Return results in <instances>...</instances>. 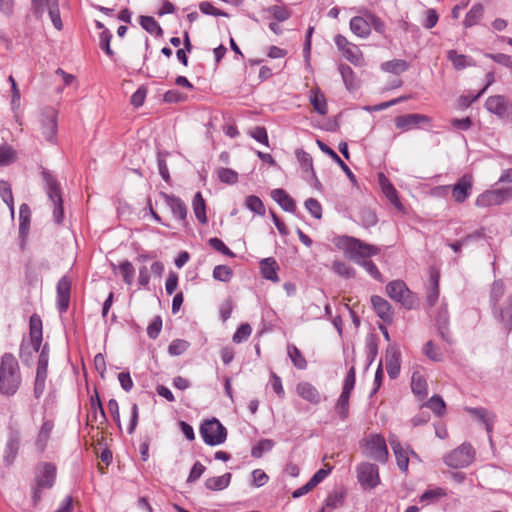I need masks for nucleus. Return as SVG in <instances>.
<instances>
[{
    "mask_svg": "<svg viewBox=\"0 0 512 512\" xmlns=\"http://www.w3.org/2000/svg\"><path fill=\"white\" fill-rule=\"evenodd\" d=\"M334 244L344 251L346 257L361 265L374 279L381 280L382 275L377 266L366 259L380 253L377 246L347 235L336 237Z\"/></svg>",
    "mask_w": 512,
    "mask_h": 512,
    "instance_id": "f257e3e1",
    "label": "nucleus"
},
{
    "mask_svg": "<svg viewBox=\"0 0 512 512\" xmlns=\"http://www.w3.org/2000/svg\"><path fill=\"white\" fill-rule=\"evenodd\" d=\"M21 373L17 359L11 353H5L0 362V393L14 395L21 385Z\"/></svg>",
    "mask_w": 512,
    "mask_h": 512,
    "instance_id": "f03ea898",
    "label": "nucleus"
},
{
    "mask_svg": "<svg viewBox=\"0 0 512 512\" xmlns=\"http://www.w3.org/2000/svg\"><path fill=\"white\" fill-rule=\"evenodd\" d=\"M42 179L46 194L53 204L54 222L56 224H61L64 217V210L60 184L48 170L42 171Z\"/></svg>",
    "mask_w": 512,
    "mask_h": 512,
    "instance_id": "7ed1b4c3",
    "label": "nucleus"
},
{
    "mask_svg": "<svg viewBox=\"0 0 512 512\" xmlns=\"http://www.w3.org/2000/svg\"><path fill=\"white\" fill-rule=\"evenodd\" d=\"M30 341L23 342L20 347V358L24 363H28L33 353H37L42 343V320L37 314L30 317Z\"/></svg>",
    "mask_w": 512,
    "mask_h": 512,
    "instance_id": "20e7f679",
    "label": "nucleus"
},
{
    "mask_svg": "<svg viewBox=\"0 0 512 512\" xmlns=\"http://www.w3.org/2000/svg\"><path fill=\"white\" fill-rule=\"evenodd\" d=\"M386 292L388 296L400 303L407 309H412L417 304V297L407 287L406 283L402 280H394L387 284Z\"/></svg>",
    "mask_w": 512,
    "mask_h": 512,
    "instance_id": "39448f33",
    "label": "nucleus"
},
{
    "mask_svg": "<svg viewBox=\"0 0 512 512\" xmlns=\"http://www.w3.org/2000/svg\"><path fill=\"white\" fill-rule=\"evenodd\" d=\"M365 456L385 463L388 459V449L385 439L379 434L368 435L361 444Z\"/></svg>",
    "mask_w": 512,
    "mask_h": 512,
    "instance_id": "423d86ee",
    "label": "nucleus"
},
{
    "mask_svg": "<svg viewBox=\"0 0 512 512\" xmlns=\"http://www.w3.org/2000/svg\"><path fill=\"white\" fill-rule=\"evenodd\" d=\"M200 434L207 445L216 446L225 442L227 430L218 419L213 418L201 425Z\"/></svg>",
    "mask_w": 512,
    "mask_h": 512,
    "instance_id": "0eeeda50",
    "label": "nucleus"
},
{
    "mask_svg": "<svg viewBox=\"0 0 512 512\" xmlns=\"http://www.w3.org/2000/svg\"><path fill=\"white\" fill-rule=\"evenodd\" d=\"M475 458V450L469 443H463L458 448L446 454L444 463L451 468H464L469 466Z\"/></svg>",
    "mask_w": 512,
    "mask_h": 512,
    "instance_id": "6e6552de",
    "label": "nucleus"
},
{
    "mask_svg": "<svg viewBox=\"0 0 512 512\" xmlns=\"http://www.w3.org/2000/svg\"><path fill=\"white\" fill-rule=\"evenodd\" d=\"M510 199H512L511 187L487 190L476 198L475 205L477 207L486 208L501 205Z\"/></svg>",
    "mask_w": 512,
    "mask_h": 512,
    "instance_id": "1a4fd4ad",
    "label": "nucleus"
},
{
    "mask_svg": "<svg viewBox=\"0 0 512 512\" xmlns=\"http://www.w3.org/2000/svg\"><path fill=\"white\" fill-rule=\"evenodd\" d=\"M357 478L365 488H374L379 484L378 467L372 463H361L357 467Z\"/></svg>",
    "mask_w": 512,
    "mask_h": 512,
    "instance_id": "9d476101",
    "label": "nucleus"
},
{
    "mask_svg": "<svg viewBox=\"0 0 512 512\" xmlns=\"http://www.w3.org/2000/svg\"><path fill=\"white\" fill-rule=\"evenodd\" d=\"M445 188H451L452 198L456 203H463L472 193L473 177L465 174L455 184Z\"/></svg>",
    "mask_w": 512,
    "mask_h": 512,
    "instance_id": "9b49d317",
    "label": "nucleus"
},
{
    "mask_svg": "<svg viewBox=\"0 0 512 512\" xmlns=\"http://www.w3.org/2000/svg\"><path fill=\"white\" fill-rule=\"evenodd\" d=\"M56 480V467L52 463H41L35 472V483L47 489L53 487Z\"/></svg>",
    "mask_w": 512,
    "mask_h": 512,
    "instance_id": "f8f14e48",
    "label": "nucleus"
},
{
    "mask_svg": "<svg viewBox=\"0 0 512 512\" xmlns=\"http://www.w3.org/2000/svg\"><path fill=\"white\" fill-rule=\"evenodd\" d=\"M42 133L48 141H53L57 132V112L53 108H46L41 118Z\"/></svg>",
    "mask_w": 512,
    "mask_h": 512,
    "instance_id": "ddd939ff",
    "label": "nucleus"
},
{
    "mask_svg": "<svg viewBox=\"0 0 512 512\" xmlns=\"http://www.w3.org/2000/svg\"><path fill=\"white\" fill-rule=\"evenodd\" d=\"M466 410L472 417H474L485 426L488 439L490 442H492L491 432L493 430V425L496 418L494 413L483 407H469Z\"/></svg>",
    "mask_w": 512,
    "mask_h": 512,
    "instance_id": "4468645a",
    "label": "nucleus"
},
{
    "mask_svg": "<svg viewBox=\"0 0 512 512\" xmlns=\"http://www.w3.org/2000/svg\"><path fill=\"white\" fill-rule=\"evenodd\" d=\"M430 122L431 119L428 116L417 113L406 114L395 118V126L403 130H410L420 124H428Z\"/></svg>",
    "mask_w": 512,
    "mask_h": 512,
    "instance_id": "2eb2a0df",
    "label": "nucleus"
},
{
    "mask_svg": "<svg viewBox=\"0 0 512 512\" xmlns=\"http://www.w3.org/2000/svg\"><path fill=\"white\" fill-rule=\"evenodd\" d=\"M71 281L67 277H62L57 283V305L61 313L69 307Z\"/></svg>",
    "mask_w": 512,
    "mask_h": 512,
    "instance_id": "dca6fc26",
    "label": "nucleus"
},
{
    "mask_svg": "<svg viewBox=\"0 0 512 512\" xmlns=\"http://www.w3.org/2000/svg\"><path fill=\"white\" fill-rule=\"evenodd\" d=\"M165 204L170 208L173 216L180 221H185L187 217V207L185 203L174 195L162 193Z\"/></svg>",
    "mask_w": 512,
    "mask_h": 512,
    "instance_id": "f3484780",
    "label": "nucleus"
},
{
    "mask_svg": "<svg viewBox=\"0 0 512 512\" xmlns=\"http://www.w3.org/2000/svg\"><path fill=\"white\" fill-rule=\"evenodd\" d=\"M386 370L392 379L399 375L400 352L395 346H389L386 350Z\"/></svg>",
    "mask_w": 512,
    "mask_h": 512,
    "instance_id": "a211bd4d",
    "label": "nucleus"
},
{
    "mask_svg": "<svg viewBox=\"0 0 512 512\" xmlns=\"http://www.w3.org/2000/svg\"><path fill=\"white\" fill-rule=\"evenodd\" d=\"M20 432L18 429L10 428L9 438L5 448L4 460L11 464L19 450Z\"/></svg>",
    "mask_w": 512,
    "mask_h": 512,
    "instance_id": "6ab92c4d",
    "label": "nucleus"
},
{
    "mask_svg": "<svg viewBox=\"0 0 512 512\" xmlns=\"http://www.w3.org/2000/svg\"><path fill=\"white\" fill-rule=\"evenodd\" d=\"M485 106L489 112L503 117L506 115L510 103L504 96L495 95L487 98Z\"/></svg>",
    "mask_w": 512,
    "mask_h": 512,
    "instance_id": "aec40b11",
    "label": "nucleus"
},
{
    "mask_svg": "<svg viewBox=\"0 0 512 512\" xmlns=\"http://www.w3.org/2000/svg\"><path fill=\"white\" fill-rule=\"evenodd\" d=\"M371 302L376 314L384 321L391 322L393 319V312L390 303L384 298L374 295L371 297Z\"/></svg>",
    "mask_w": 512,
    "mask_h": 512,
    "instance_id": "412c9836",
    "label": "nucleus"
},
{
    "mask_svg": "<svg viewBox=\"0 0 512 512\" xmlns=\"http://www.w3.org/2000/svg\"><path fill=\"white\" fill-rule=\"evenodd\" d=\"M296 391L301 398L312 404H318L321 401L319 391L308 382L299 383L296 387Z\"/></svg>",
    "mask_w": 512,
    "mask_h": 512,
    "instance_id": "4be33fe9",
    "label": "nucleus"
},
{
    "mask_svg": "<svg viewBox=\"0 0 512 512\" xmlns=\"http://www.w3.org/2000/svg\"><path fill=\"white\" fill-rule=\"evenodd\" d=\"M389 442L396 457L399 469L406 472L409 464L407 450L402 447L401 443L395 437H391Z\"/></svg>",
    "mask_w": 512,
    "mask_h": 512,
    "instance_id": "5701e85b",
    "label": "nucleus"
},
{
    "mask_svg": "<svg viewBox=\"0 0 512 512\" xmlns=\"http://www.w3.org/2000/svg\"><path fill=\"white\" fill-rule=\"evenodd\" d=\"M260 269L262 276L270 280L272 282H278L279 277L277 275V270L279 269V266L276 262V260L272 257L264 258L260 261Z\"/></svg>",
    "mask_w": 512,
    "mask_h": 512,
    "instance_id": "b1692460",
    "label": "nucleus"
},
{
    "mask_svg": "<svg viewBox=\"0 0 512 512\" xmlns=\"http://www.w3.org/2000/svg\"><path fill=\"white\" fill-rule=\"evenodd\" d=\"M317 144L322 152H324L325 154L330 156L335 161V164H338L341 167V169L345 172V174L350 179V181L355 183L356 182L355 175L350 170V168L342 161V159L338 156V154L333 149L328 147L325 143H323L320 140H317Z\"/></svg>",
    "mask_w": 512,
    "mask_h": 512,
    "instance_id": "393cba45",
    "label": "nucleus"
},
{
    "mask_svg": "<svg viewBox=\"0 0 512 512\" xmlns=\"http://www.w3.org/2000/svg\"><path fill=\"white\" fill-rule=\"evenodd\" d=\"M271 197L276 201L283 210L294 212L296 205L294 200L283 189H274L271 192Z\"/></svg>",
    "mask_w": 512,
    "mask_h": 512,
    "instance_id": "a878e982",
    "label": "nucleus"
},
{
    "mask_svg": "<svg viewBox=\"0 0 512 512\" xmlns=\"http://www.w3.org/2000/svg\"><path fill=\"white\" fill-rule=\"evenodd\" d=\"M310 93V102L314 110L320 115H326L328 107L324 94L319 90V88L312 89Z\"/></svg>",
    "mask_w": 512,
    "mask_h": 512,
    "instance_id": "bb28decb",
    "label": "nucleus"
},
{
    "mask_svg": "<svg viewBox=\"0 0 512 512\" xmlns=\"http://www.w3.org/2000/svg\"><path fill=\"white\" fill-rule=\"evenodd\" d=\"M350 30L360 38H367L371 31L369 25L362 16H355L350 20Z\"/></svg>",
    "mask_w": 512,
    "mask_h": 512,
    "instance_id": "cd10ccee",
    "label": "nucleus"
},
{
    "mask_svg": "<svg viewBox=\"0 0 512 512\" xmlns=\"http://www.w3.org/2000/svg\"><path fill=\"white\" fill-rule=\"evenodd\" d=\"M54 428V423L51 420H45L40 428L38 433L35 445L40 450L43 451L47 445V442L50 438L51 432Z\"/></svg>",
    "mask_w": 512,
    "mask_h": 512,
    "instance_id": "c85d7f7f",
    "label": "nucleus"
},
{
    "mask_svg": "<svg viewBox=\"0 0 512 512\" xmlns=\"http://www.w3.org/2000/svg\"><path fill=\"white\" fill-rule=\"evenodd\" d=\"M192 207H193V212H194L197 220L202 224H206L207 223L206 203H205V200H204L201 192H197L194 195L193 201H192Z\"/></svg>",
    "mask_w": 512,
    "mask_h": 512,
    "instance_id": "c756f323",
    "label": "nucleus"
},
{
    "mask_svg": "<svg viewBox=\"0 0 512 512\" xmlns=\"http://www.w3.org/2000/svg\"><path fill=\"white\" fill-rule=\"evenodd\" d=\"M411 388L413 393L419 398H425L427 396V382L419 371H415L412 374Z\"/></svg>",
    "mask_w": 512,
    "mask_h": 512,
    "instance_id": "7c9ffc66",
    "label": "nucleus"
},
{
    "mask_svg": "<svg viewBox=\"0 0 512 512\" xmlns=\"http://www.w3.org/2000/svg\"><path fill=\"white\" fill-rule=\"evenodd\" d=\"M447 58L452 62L454 68L457 70H462L466 67L475 65L472 58L463 54H458L455 50H449L447 52Z\"/></svg>",
    "mask_w": 512,
    "mask_h": 512,
    "instance_id": "2f4dec72",
    "label": "nucleus"
},
{
    "mask_svg": "<svg viewBox=\"0 0 512 512\" xmlns=\"http://www.w3.org/2000/svg\"><path fill=\"white\" fill-rule=\"evenodd\" d=\"M231 477L230 473H225L218 477H210L206 479L205 487L213 491L223 490L229 486Z\"/></svg>",
    "mask_w": 512,
    "mask_h": 512,
    "instance_id": "473e14b6",
    "label": "nucleus"
},
{
    "mask_svg": "<svg viewBox=\"0 0 512 512\" xmlns=\"http://www.w3.org/2000/svg\"><path fill=\"white\" fill-rule=\"evenodd\" d=\"M139 23L148 33L154 34L157 37H161L163 35V29L152 16H140Z\"/></svg>",
    "mask_w": 512,
    "mask_h": 512,
    "instance_id": "72a5a7b5",
    "label": "nucleus"
},
{
    "mask_svg": "<svg viewBox=\"0 0 512 512\" xmlns=\"http://www.w3.org/2000/svg\"><path fill=\"white\" fill-rule=\"evenodd\" d=\"M287 353L291 362L297 369L304 370L307 368V361L305 357L295 345L288 344Z\"/></svg>",
    "mask_w": 512,
    "mask_h": 512,
    "instance_id": "f704fd0d",
    "label": "nucleus"
},
{
    "mask_svg": "<svg viewBox=\"0 0 512 512\" xmlns=\"http://www.w3.org/2000/svg\"><path fill=\"white\" fill-rule=\"evenodd\" d=\"M380 184H381L383 193L388 198V200L391 202V204H393L397 208H400L401 203L397 196L396 189L383 175H381V177H380Z\"/></svg>",
    "mask_w": 512,
    "mask_h": 512,
    "instance_id": "c9c22d12",
    "label": "nucleus"
},
{
    "mask_svg": "<svg viewBox=\"0 0 512 512\" xmlns=\"http://www.w3.org/2000/svg\"><path fill=\"white\" fill-rule=\"evenodd\" d=\"M484 13V7L482 4H475L471 7L469 12L466 14L464 19V25L466 27H471L476 25L480 19L482 18Z\"/></svg>",
    "mask_w": 512,
    "mask_h": 512,
    "instance_id": "e433bc0d",
    "label": "nucleus"
},
{
    "mask_svg": "<svg viewBox=\"0 0 512 512\" xmlns=\"http://www.w3.org/2000/svg\"><path fill=\"white\" fill-rule=\"evenodd\" d=\"M409 65L405 60L400 59H394L391 61H387L382 63L381 68L382 70L393 73V74H400L408 69Z\"/></svg>",
    "mask_w": 512,
    "mask_h": 512,
    "instance_id": "4c0bfd02",
    "label": "nucleus"
},
{
    "mask_svg": "<svg viewBox=\"0 0 512 512\" xmlns=\"http://www.w3.org/2000/svg\"><path fill=\"white\" fill-rule=\"evenodd\" d=\"M295 155L301 165L302 170L305 172H311L312 177H315V171L313 168V160H312V157L310 156V154H308L307 152H305L302 149H297L295 151Z\"/></svg>",
    "mask_w": 512,
    "mask_h": 512,
    "instance_id": "58836bf2",
    "label": "nucleus"
},
{
    "mask_svg": "<svg viewBox=\"0 0 512 512\" xmlns=\"http://www.w3.org/2000/svg\"><path fill=\"white\" fill-rule=\"evenodd\" d=\"M350 395V392L342 391L336 403L335 409L341 419H346L348 417Z\"/></svg>",
    "mask_w": 512,
    "mask_h": 512,
    "instance_id": "ea45409f",
    "label": "nucleus"
},
{
    "mask_svg": "<svg viewBox=\"0 0 512 512\" xmlns=\"http://www.w3.org/2000/svg\"><path fill=\"white\" fill-rule=\"evenodd\" d=\"M332 270L337 275L346 279H350L355 276V270L350 265L343 261H334L332 263Z\"/></svg>",
    "mask_w": 512,
    "mask_h": 512,
    "instance_id": "a19ab883",
    "label": "nucleus"
},
{
    "mask_svg": "<svg viewBox=\"0 0 512 512\" xmlns=\"http://www.w3.org/2000/svg\"><path fill=\"white\" fill-rule=\"evenodd\" d=\"M118 268L123 278V281L129 286L132 285L134 282L135 275V269L132 263L128 260H125L119 264Z\"/></svg>",
    "mask_w": 512,
    "mask_h": 512,
    "instance_id": "79ce46f5",
    "label": "nucleus"
},
{
    "mask_svg": "<svg viewBox=\"0 0 512 512\" xmlns=\"http://www.w3.org/2000/svg\"><path fill=\"white\" fill-rule=\"evenodd\" d=\"M342 53L344 57L354 65H360L363 62L362 53L355 44L351 43Z\"/></svg>",
    "mask_w": 512,
    "mask_h": 512,
    "instance_id": "37998d69",
    "label": "nucleus"
},
{
    "mask_svg": "<svg viewBox=\"0 0 512 512\" xmlns=\"http://www.w3.org/2000/svg\"><path fill=\"white\" fill-rule=\"evenodd\" d=\"M90 404H91V410L93 413L94 420L97 421L98 414H99L101 420L106 421L107 420L106 414H105L104 408L102 406L98 392L96 390H95L94 395H92L90 397Z\"/></svg>",
    "mask_w": 512,
    "mask_h": 512,
    "instance_id": "c03bdc74",
    "label": "nucleus"
},
{
    "mask_svg": "<svg viewBox=\"0 0 512 512\" xmlns=\"http://www.w3.org/2000/svg\"><path fill=\"white\" fill-rule=\"evenodd\" d=\"M245 206L247 209L254 212L255 214H258L260 216H263L265 214V206L262 200L257 196H248L245 200Z\"/></svg>",
    "mask_w": 512,
    "mask_h": 512,
    "instance_id": "a18cd8bd",
    "label": "nucleus"
},
{
    "mask_svg": "<svg viewBox=\"0 0 512 512\" xmlns=\"http://www.w3.org/2000/svg\"><path fill=\"white\" fill-rule=\"evenodd\" d=\"M500 318L505 327L512 330V294L508 296L503 309H500Z\"/></svg>",
    "mask_w": 512,
    "mask_h": 512,
    "instance_id": "49530a36",
    "label": "nucleus"
},
{
    "mask_svg": "<svg viewBox=\"0 0 512 512\" xmlns=\"http://www.w3.org/2000/svg\"><path fill=\"white\" fill-rule=\"evenodd\" d=\"M274 447L273 440L263 439L260 440L251 450V455L254 458H261L265 452L270 451Z\"/></svg>",
    "mask_w": 512,
    "mask_h": 512,
    "instance_id": "de8ad7c7",
    "label": "nucleus"
},
{
    "mask_svg": "<svg viewBox=\"0 0 512 512\" xmlns=\"http://www.w3.org/2000/svg\"><path fill=\"white\" fill-rule=\"evenodd\" d=\"M190 344L188 341L183 339H175L168 346V353L171 356H179L187 351Z\"/></svg>",
    "mask_w": 512,
    "mask_h": 512,
    "instance_id": "09e8293b",
    "label": "nucleus"
},
{
    "mask_svg": "<svg viewBox=\"0 0 512 512\" xmlns=\"http://www.w3.org/2000/svg\"><path fill=\"white\" fill-rule=\"evenodd\" d=\"M505 293V285L502 280L493 282L490 290V301L493 305H497Z\"/></svg>",
    "mask_w": 512,
    "mask_h": 512,
    "instance_id": "8fccbe9b",
    "label": "nucleus"
},
{
    "mask_svg": "<svg viewBox=\"0 0 512 512\" xmlns=\"http://www.w3.org/2000/svg\"><path fill=\"white\" fill-rule=\"evenodd\" d=\"M0 195L2 197V200L7 204V206L10 208L11 213L14 212V205H13V195L11 186L7 181L1 180L0 181Z\"/></svg>",
    "mask_w": 512,
    "mask_h": 512,
    "instance_id": "3c124183",
    "label": "nucleus"
},
{
    "mask_svg": "<svg viewBox=\"0 0 512 512\" xmlns=\"http://www.w3.org/2000/svg\"><path fill=\"white\" fill-rule=\"evenodd\" d=\"M16 160L15 150L9 145L0 146V166H7Z\"/></svg>",
    "mask_w": 512,
    "mask_h": 512,
    "instance_id": "603ef678",
    "label": "nucleus"
},
{
    "mask_svg": "<svg viewBox=\"0 0 512 512\" xmlns=\"http://www.w3.org/2000/svg\"><path fill=\"white\" fill-rule=\"evenodd\" d=\"M47 368H48V353L47 346L44 345L38 359L36 376L37 377H45L47 378Z\"/></svg>",
    "mask_w": 512,
    "mask_h": 512,
    "instance_id": "864d4df0",
    "label": "nucleus"
},
{
    "mask_svg": "<svg viewBox=\"0 0 512 512\" xmlns=\"http://www.w3.org/2000/svg\"><path fill=\"white\" fill-rule=\"evenodd\" d=\"M232 275V269L226 265H217L213 270L214 279L221 282H229Z\"/></svg>",
    "mask_w": 512,
    "mask_h": 512,
    "instance_id": "5fc2aeb1",
    "label": "nucleus"
},
{
    "mask_svg": "<svg viewBox=\"0 0 512 512\" xmlns=\"http://www.w3.org/2000/svg\"><path fill=\"white\" fill-rule=\"evenodd\" d=\"M218 178L226 184H235L238 181V174L230 168H219L217 170Z\"/></svg>",
    "mask_w": 512,
    "mask_h": 512,
    "instance_id": "6e6d98bb",
    "label": "nucleus"
},
{
    "mask_svg": "<svg viewBox=\"0 0 512 512\" xmlns=\"http://www.w3.org/2000/svg\"><path fill=\"white\" fill-rule=\"evenodd\" d=\"M445 496H447L445 489H443L441 487H437L435 489H430V490L425 491L421 495L420 501L421 502H432L437 499L443 498Z\"/></svg>",
    "mask_w": 512,
    "mask_h": 512,
    "instance_id": "4d7b16f0",
    "label": "nucleus"
},
{
    "mask_svg": "<svg viewBox=\"0 0 512 512\" xmlns=\"http://www.w3.org/2000/svg\"><path fill=\"white\" fill-rule=\"evenodd\" d=\"M112 39V34L108 29H104L99 36V45L101 49L109 56H114V51L110 47V42Z\"/></svg>",
    "mask_w": 512,
    "mask_h": 512,
    "instance_id": "13d9d810",
    "label": "nucleus"
},
{
    "mask_svg": "<svg viewBox=\"0 0 512 512\" xmlns=\"http://www.w3.org/2000/svg\"><path fill=\"white\" fill-rule=\"evenodd\" d=\"M423 352L432 361L439 362L443 360L442 352L434 345L432 341H428L425 344Z\"/></svg>",
    "mask_w": 512,
    "mask_h": 512,
    "instance_id": "bf43d9fd",
    "label": "nucleus"
},
{
    "mask_svg": "<svg viewBox=\"0 0 512 512\" xmlns=\"http://www.w3.org/2000/svg\"><path fill=\"white\" fill-rule=\"evenodd\" d=\"M199 9L203 14L212 15V16H223L228 17V14L216 7H214L208 1H202L199 3Z\"/></svg>",
    "mask_w": 512,
    "mask_h": 512,
    "instance_id": "052dcab7",
    "label": "nucleus"
},
{
    "mask_svg": "<svg viewBox=\"0 0 512 512\" xmlns=\"http://www.w3.org/2000/svg\"><path fill=\"white\" fill-rule=\"evenodd\" d=\"M427 407H429L438 416L443 415L445 412V403L443 399L437 395L430 398L427 403Z\"/></svg>",
    "mask_w": 512,
    "mask_h": 512,
    "instance_id": "680f3d73",
    "label": "nucleus"
},
{
    "mask_svg": "<svg viewBox=\"0 0 512 512\" xmlns=\"http://www.w3.org/2000/svg\"><path fill=\"white\" fill-rule=\"evenodd\" d=\"M20 216V232L23 233L28 229V224L30 222L31 211L27 204H22L19 209Z\"/></svg>",
    "mask_w": 512,
    "mask_h": 512,
    "instance_id": "e2e57ef3",
    "label": "nucleus"
},
{
    "mask_svg": "<svg viewBox=\"0 0 512 512\" xmlns=\"http://www.w3.org/2000/svg\"><path fill=\"white\" fill-rule=\"evenodd\" d=\"M251 332L252 328L248 323L241 324L233 335V341L235 343H241L251 335Z\"/></svg>",
    "mask_w": 512,
    "mask_h": 512,
    "instance_id": "0e129e2a",
    "label": "nucleus"
},
{
    "mask_svg": "<svg viewBox=\"0 0 512 512\" xmlns=\"http://www.w3.org/2000/svg\"><path fill=\"white\" fill-rule=\"evenodd\" d=\"M305 207L314 218L321 219L322 207H321V204L316 199H314V198L307 199L305 201Z\"/></svg>",
    "mask_w": 512,
    "mask_h": 512,
    "instance_id": "69168bd1",
    "label": "nucleus"
},
{
    "mask_svg": "<svg viewBox=\"0 0 512 512\" xmlns=\"http://www.w3.org/2000/svg\"><path fill=\"white\" fill-rule=\"evenodd\" d=\"M209 245L215 249L216 251H219L221 252L222 254L226 255V256H229V257H234L235 254L224 244V242L219 239V238H210L209 239Z\"/></svg>",
    "mask_w": 512,
    "mask_h": 512,
    "instance_id": "338daca9",
    "label": "nucleus"
},
{
    "mask_svg": "<svg viewBox=\"0 0 512 512\" xmlns=\"http://www.w3.org/2000/svg\"><path fill=\"white\" fill-rule=\"evenodd\" d=\"M162 329V319L160 316H156L153 321L147 327V334L151 339H156Z\"/></svg>",
    "mask_w": 512,
    "mask_h": 512,
    "instance_id": "774afa93",
    "label": "nucleus"
}]
</instances>
